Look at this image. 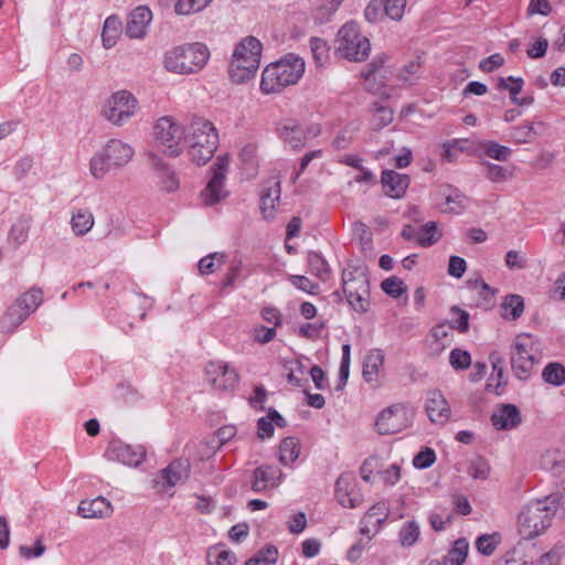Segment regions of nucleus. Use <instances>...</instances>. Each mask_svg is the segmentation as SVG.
<instances>
[{
  "instance_id": "nucleus-1",
  "label": "nucleus",
  "mask_w": 565,
  "mask_h": 565,
  "mask_svg": "<svg viewBox=\"0 0 565 565\" xmlns=\"http://www.w3.org/2000/svg\"><path fill=\"white\" fill-rule=\"evenodd\" d=\"M218 146V134L206 118L194 116L186 125L185 148L190 160L203 166L214 156Z\"/></svg>"
},
{
  "instance_id": "nucleus-2",
  "label": "nucleus",
  "mask_w": 565,
  "mask_h": 565,
  "mask_svg": "<svg viewBox=\"0 0 565 565\" xmlns=\"http://www.w3.org/2000/svg\"><path fill=\"white\" fill-rule=\"evenodd\" d=\"M210 57L209 49L202 43H186L168 50L163 55V67L178 75L200 72Z\"/></svg>"
},
{
  "instance_id": "nucleus-3",
  "label": "nucleus",
  "mask_w": 565,
  "mask_h": 565,
  "mask_svg": "<svg viewBox=\"0 0 565 565\" xmlns=\"http://www.w3.org/2000/svg\"><path fill=\"white\" fill-rule=\"evenodd\" d=\"M134 147L121 139H109L89 160V173L95 180H104L111 169L126 167L134 158Z\"/></svg>"
},
{
  "instance_id": "nucleus-4",
  "label": "nucleus",
  "mask_w": 565,
  "mask_h": 565,
  "mask_svg": "<svg viewBox=\"0 0 565 565\" xmlns=\"http://www.w3.org/2000/svg\"><path fill=\"white\" fill-rule=\"evenodd\" d=\"M305 72V62L292 54L265 67L262 74L260 90L276 94L285 87L296 84Z\"/></svg>"
},
{
  "instance_id": "nucleus-5",
  "label": "nucleus",
  "mask_w": 565,
  "mask_h": 565,
  "mask_svg": "<svg viewBox=\"0 0 565 565\" xmlns=\"http://www.w3.org/2000/svg\"><path fill=\"white\" fill-rule=\"evenodd\" d=\"M262 43L254 36L243 39L235 47L228 73L232 82L236 84L252 79L260 64Z\"/></svg>"
},
{
  "instance_id": "nucleus-6",
  "label": "nucleus",
  "mask_w": 565,
  "mask_h": 565,
  "mask_svg": "<svg viewBox=\"0 0 565 565\" xmlns=\"http://www.w3.org/2000/svg\"><path fill=\"white\" fill-rule=\"evenodd\" d=\"M334 52L350 62H362L371 52V43L355 22H347L338 31Z\"/></svg>"
},
{
  "instance_id": "nucleus-7",
  "label": "nucleus",
  "mask_w": 565,
  "mask_h": 565,
  "mask_svg": "<svg viewBox=\"0 0 565 565\" xmlns=\"http://www.w3.org/2000/svg\"><path fill=\"white\" fill-rule=\"evenodd\" d=\"M185 131L172 117L164 116L157 120L153 134L161 152L170 158H178L185 149Z\"/></svg>"
},
{
  "instance_id": "nucleus-8",
  "label": "nucleus",
  "mask_w": 565,
  "mask_h": 565,
  "mask_svg": "<svg viewBox=\"0 0 565 565\" xmlns=\"http://www.w3.org/2000/svg\"><path fill=\"white\" fill-rule=\"evenodd\" d=\"M554 514L544 498L527 504L519 514L518 527L523 539L532 540L543 534L552 524Z\"/></svg>"
},
{
  "instance_id": "nucleus-9",
  "label": "nucleus",
  "mask_w": 565,
  "mask_h": 565,
  "mask_svg": "<svg viewBox=\"0 0 565 565\" xmlns=\"http://www.w3.org/2000/svg\"><path fill=\"white\" fill-rule=\"evenodd\" d=\"M139 103L128 90L113 93L103 104L102 116L111 125L122 127L137 114Z\"/></svg>"
},
{
  "instance_id": "nucleus-10",
  "label": "nucleus",
  "mask_w": 565,
  "mask_h": 565,
  "mask_svg": "<svg viewBox=\"0 0 565 565\" xmlns=\"http://www.w3.org/2000/svg\"><path fill=\"white\" fill-rule=\"evenodd\" d=\"M537 343L531 334L515 337L511 345V369L520 380H527L536 363Z\"/></svg>"
},
{
  "instance_id": "nucleus-11",
  "label": "nucleus",
  "mask_w": 565,
  "mask_h": 565,
  "mask_svg": "<svg viewBox=\"0 0 565 565\" xmlns=\"http://www.w3.org/2000/svg\"><path fill=\"white\" fill-rule=\"evenodd\" d=\"M343 292L349 305L358 312L369 309V278L364 269L353 268L343 270Z\"/></svg>"
},
{
  "instance_id": "nucleus-12",
  "label": "nucleus",
  "mask_w": 565,
  "mask_h": 565,
  "mask_svg": "<svg viewBox=\"0 0 565 565\" xmlns=\"http://www.w3.org/2000/svg\"><path fill=\"white\" fill-rule=\"evenodd\" d=\"M230 166V159L226 156L218 157L211 167L212 178L205 188L201 191L200 198L206 206L220 203L227 196L225 190V179Z\"/></svg>"
},
{
  "instance_id": "nucleus-13",
  "label": "nucleus",
  "mask_w": 565,
  "mask_h": 565,
  "mask_svg": "<svg viewBox=\"0 0 565 565\" xmlns=\"http://www.w3.org/2000/svg\"><path fill=\"white\" fill-rule=\"evenodd\" d=\"M412 417L413 413L406 405L394 404L379 414L375 427L381 435L397 434L411 425Z\"/></svg>"
},
{
  "instance_id": "nucleus-14",
  "label": "nucleus",
  "mask_w": 565,
  "mask_h": 565,
  "mask_svg": "<svg viewBox=\"0 0 565 565\" xmlns=\"http://www.w3.org/2000/svg\"><path fill=\"white\" fill-rule=\"evenodd\" d=\"M190 475V462L188 459H175L153 479L154 488L159 491H167L179 483H183Z\"/></svg>"
},
{
  "instance_id": "nucleus-15",
  "label": "nucleus",
  "mask_w": 565,
  "mask_h": 565,
  "mask_svg": "<svg viewBox=\"0 0 565 565\" xmlns=\"http://www.w3.org/2000/svg\"><path fill=\"white\" fill-rule=\"evenodd\" d=\"M105 457L109 461H117L126 466L137 467L143 461L146 450L142 446H131L121 441H113L106 449Z\"/></svg>"
},
{
  "instance_id": "nucleus-16",
  "label": "nucleus",
  "mask_w": 565,
  "mask_h": 565,
  "mask_svg": "<svg viewBox=\"0 0 565 565\" xmlns=\"http://www.w3.org/2000/svg\"><path fill=\"white\" fill-rule=\"evenodd\" d=\"M205 374L212 387L220 391L232 390L238 382V373L223 362H210Z\"/></svg>"
},
{
  "instance_id": "nucleus-17",
  "label": "nucleus",
  "mask_w": 565,
  "mask_h": 565,
  "mask_svg": "<svg viewBox=\"0 0 565 565\" xmlns=\"http://www.w3.org/2000/svg\"><path fill=\"white\" fill-rule=\"evenodd\" d=\"M152 20V13L147 7H138L128 15L125 33L129 39H142Z\"/></svg>"
},
{
  "instance_id": "nucleus-18",
  "label": "nucleus",
  "mask_w": 565,
  "mask_h": 565,
  "mask_svg": "<svg viewBox=\"0 0 565 565\" xmlns=\"http://www.w3.org/2000/svg\"><path fill=\"white\" fill-rule=\"evenodd\" d=\"M253 491L264 492L278 487L282 478V472L277 467L265 465L253 471Z\"/></svg>"
},
{
  "instance_id": "nucleus-19",
  "label": "nucleus",
  "mask_w": 565,
  "mask_h": 565,
  "mask_svg": "<svg viewBox=\"0 0 565 565\" xmlns=\"http://www.w3.org/2000/svg\"><path fill=\"white\" fill-rule=\"evenodd\" d=\"M522 422L519 408L513 404L499 405L491 415V423L498 430H510Z\"/></svg>"
},
{
  "instance_id": "nucleus-20",
  "label": "nucleus",
  "mask_w": 565,
  "mask_h": 565,
  "mask_svg": "<svg viewBox=\"0 0 565 565\" xmlns=\"http://www.w3.org/2000/svg\"><path fill=\"white\" fill-rule=\"evenodd\" d=\"M148 163L161 179V189L173 192L179 188V180L162 158L153 151L147 153Z\"/></svg>"
},
{
  "instance_id": "nucleus-21",
  "label": "nucleus",
  "mask_w": 565,
  "mask_h": 565,
  "mask_svg": "<svg viewBox=\"0 0 565 565\" xmlns=\"http://www.w3.org/2000/svg\"><path fill=\"white\" fill-rule=\"evenodd\" d=\"M426 413L429 419L436 424H444L449 419L450 407L439 391L429 393L426 401Z\"/></svg>"
},
{
  "instance_id": "nucleus-22",
  "label": "nucleus",
  "mask_w": 565,
  "mask_h": 565,
  "mask_svg": "<svg viewBox=\"0 0 565 565\" xmlns=\"http://www.w3.org/2000/svg\"><path fill=\"white\" fill-rule=\"evenodd\" d=\"M280 199V180L271 178L264 184L260 194V210L265 218H271Z\"/></svg>"
},
{
  "instance_id": "nucleus-23",
  "label": "nucleus",
  "mask_w": 565,
  "mask_h": 565,
  "mask_svg": "<svg viewBox=\"0 0 565 565\" xmlns=\"http://www.w3.org/2000/svg\"><path fill=\"white\" fill-rule=\"evenodd\" d=\"M382 184L386 195L399 199L409 185V178L393 170H385L382 173Z\"/></svg>"
},
{
  "instance_id": "nucleus-24",
  "label": "nucleus",
  "mask_w": 565,
  "mask_h": 565,
  "mask_svg": "<svg viewBox=\"0 0 565 565\" xmlns=\"http://www.w3.org/2000/svg\"><path fill=\"white\" fill-rule=\"evenodd\" d=\"M113 513V507L108 500L97 497L93 500H83L78 505V514L85 519L107 518Z\"/></svg>"
},
{
  "instance_id": "nucleus-25",
  "label": "nucleus",
  "mask_w": 565,
  "mask_h": 565,
  "mask_svg": "<svg viewBox=\"0 0 565 565\" xmlns=\"http://www.w3.org/2000/svg\"><path fill=\"white\" fill-rule=\"evenodd\" d=\"M384 363V353L380 349L371 350L363 362L362 375L363 379L371 383L376 382L379 377V371Z\"/></svg>"
},
{
  "instance_id": "nucleus-26",
  "label": "nucleus",
  "mask_w": 565,
  "mask_h": 565,
  "mask_svg": "<svg viewBox=\"0 0 565 565\" xmlns=\"http://www.w3.org/2000/svg\"><path fill=\"white\" fill-rule=\"evenodd\" d=\"M540 465L542 469L559 476L565 470V454L556 448L547 449L541 455Z\"/></svg>"
},
{
  "instance_id": "nucleus-27",
  "label": "nucleus",
  "mask_w": 565,
  "mask_h": 565,
  "mask_svg": "<svg viewBox=\"0 0 565 565\" xmlns=\"http://www.w3.org/2000/svg\"><path fill=\"white\" fill-rule=\"evenodd\" d=\"M280 138L292 149H301L307 142V134L300 125L290 122L279 129Z\"/></svg>"
},
{
  "instance_id": "nucleus-28",
  "label": "nucleus",
  "mask_w": 565,
  "mask_h": 565,
  "mask_svg": "<svg viewBox=\"0 0 565 565\" xmlns=\"http://www.w3.org/2000/svg\"><path fill=\"white\" fill-rule=\"evenodd\" d=\"M483 175L494 183H503L514 177L513 166H500L490 161H481Z\"/></svg>"
},
{
  "instance_id": "nucleus-29",
  "label": "nucleus",
  "mask_w": 565,
  "mask_h": 565,
  "mask_svg": "<svg viewBox=\"0 0 565 565\" xmlns=\"http://www.w3.org/2000/svg\"><path fill=\"white\" fill-rule=\"evenodd\" d=\"M28 317V310L14 302L1 319V330L12 333Z\"/></svg>"
},
{
  "instance_id": "nucleus-30",
  "label": "nucleus",
  "mask_w": 565,
  "mask_h": 565,
  "mask_svg": "<svg viewBox=\"0 0 565 565\" xmlns=\"http://www.w3.org/2000/svg\"><path fill=\"white\" fill-rule=\"evenodd\" d=\"M94 215L87 209H78L72 214V231L77 236L87 234L94 226Z\"/></svg>"
},
{
  "instance_id": "nucleus-31",
  "label": "nucleus",
  "mask_w": 565,
  "mask_h": 565,
  "mask_svg": "<svg viewBox=\"0 0 565 565\" xmlns=\"http://www.w3.org/2000/svg\"><path fill=\"white\" fill-rule=\"evenodd\" d=\"M273 423H275L278 427L286 426L285 418L277 411L270 408L268 415L266 417L259 418L257 422V434L260 439L273 436Z\"/></svg>"
},
{
  "instance_id": "nucleus-32",
  "label": "nucleus",
  "mask_w": 565,
  "mask_h": 565,
  "mask_svg": "<svg viewBox=\"0 0 565 565\" xmlns=\"http://www.w3.org/2000/svg\"><path fill=\"white\" fill-rule=\"evenodd\" d=\"M300 455V444L295 437H286L279 445V461L284 466L295 462Z\"/></svg>"
},
{
  "instance_id": "nucleus-33",
  "label": "nucleus",
  "mask_w": 565,
  "mask_h": 565,
  "mask_svg": "<svg viewBox=\"0 0 565 565\" xmlns=\"http://www.w3.org/2000/svg\"><path fill=\"white\" fill-rule=\"evenodd\" d=\"M502 317L507 320L519 319L524 311V301L520 295H509L501 303Z\"/></svg>"
},
{
  "instance_id": "nucleus-34",
  "label": "nucleus",
  "mask_w": 565,
  "mask_h": 565,
  "mask_svg": "<svg viewBox=\"0 0 565 565\" xmlns=\"http://www.w3.org/2000/svg\"><path fill=\"white\" fill-rule=\"evenodd\" d=\"M469 543L461 537L455 541L454 546L448 551L443 562L445 565H462L467 558Z\"/></svg>"
},
{
  "instance_id": "nucleus-35",
  "label": "nucleus",
  "mask_w": 565,
  "mask_h": 565,
  "mask_svg": "<svg viewBox=\"0 0 565 565\" xmlns=\"http://www.w3.org/2000/svg\"><path fill=\"white\" fill-rule=\"evenodd\" d=\"M121 32V22L115 17H108L104 22L103 28V44L106 49H110L115 45L118 35Z\"/></svg>"
},
{
  "instance_id": "nucleus-36",
  "label": "nucleus",
  "mask_w": 565,
  "mask_h": 565,
  "mask_svg": "<svg viewBox=\"0 0 565 565\" xmlns=\"http://www.w3.org/2000/svg\"><path fill=\"white\" fill-rule=\"evenodd\" d=\"M419 525L415 521H407L398 532V542L403 547L413 546L419 539Z\"/></svg>"
},
{
  "instance_id": "nucleus-37",
  "label": "nucleus",
  "mask_w": 565,
  "mask_h": 565,
  "mask_svg": "<svg viewBox=\"0 0 565 565\" xmlns=\"http://www.w3.org/2000/svg\"><path fill=\"white\" fill-rule=\"evenodd\" d=\"M351 477L342 475L339 477L335 483V495L339 503L342 507L355 508L358 505V501L354 498L350 497L348 491V487L350 484Z\"/></svg>"
},
{
  "instance_id": "nucleus-38",
  "label": "nucleus",
  "mask_w": 565,
  "mask_h": 565,
  "mask_svg": "<svg viewBox=\"0 0 565 565\" xmlns=\"http://www.w3.org/2000/svg\"><path fill=\"white\" fill-rule=\"evenodd\" d=\"M278 559V551L274 545H267L259 550L245 565H275Z\"/></svg>"
},
{
  "instance_id": "nucleus-39",
  "label": "nucleus",
  "mask_w": 565,
  "mask_h": 565,
  "mask_svg": "<svg viewBox=\"0 0 565 565\" xmlns=\"http://www.w3.org/2000/svg\"><path fill=\"white\" fill-rule=\"evenodd\" d=\"M543 380L554 386H561L565 383V367L556 362L548 363L543 372Z\"/></svg>"
},
{
  "instance_id": "nucleus-40",
  "label": "nucleus",
  "mask_w": 565,
  "mask_h": 565,
  "mask_svg": "<svg viewBox=\"0 0 565 565\" xmlns=\"http://www.w3.org/2000/svg\"><path fill=\"white\" fill-rule=\"evenodd\" d=\"M239 159L250 177H254L258 168L257 146L253 143L246 145L239 152Z\"/></svg>"
},
{
  "instance_id": "nucleus-41",
  "label": "nucleus",
  "mask_w": 565,
  "mask_h": 565,
  "mask_svg": "<svg viewBox=\"0 0 565 565\" xmlns=\"http://www.w3.org/2000/svg\"><path fill=\"white\" fill-rule=\"evenodd\" d=\"M226 256L223 253H212L199 262V270L202 275L215 273L225 263Z\"/></svg>"
},
{
  "instance_id": "nucleus-42",
  "label": "nucleus",
  "mask_w": 565,
  "mask_h": 565,
  "mask_svg": "<svg viewBox=\"0 0 565 565\" xmlns=\"http://www.w3.org/2000/svg\"><path fill=\"white\" fill-rule=\"evenodd\" d=\"M419 235L420 237H418V244L424 247L437 243L441 237V233L439 232L436 222H427L424 224L419 228Z\"/></svg>"
},
{
  "instance_id": "nucleus-43",
  "label": "nucleus",
  "mask_w": 565,
  "mask_h": 565,
  "mask_svg": "<svg viewBox=\"0 0 565 565\" xmlns=\"http://www.w3.org/2000/svg\"><path fill=\"white\" fill-rule=\"evenodd\" d=\"M43 301L42 290L38 288H32L28 292L23 294L17 301V305H20L22 309L28 310V315L30 316Z\"/></svg>"
},
{
  "instance_id": "nucleus-44",
  "label": "nucleus",
  "mask_w": 565,
  "mask_h": 565,
  "mask_svg": "<svg viewBox=\"0 0 565 565\" xmlns=\"http://www.w3.org/2000/svg\"><path fill=\"white\" fill-rule=\"evenodd\" d=\"M213 0H178L174 11L181 15L199 12L206 8Z\"/></svg>"
},
{
  "instance_id": "nucleus-45",
  "label": "nucleus",
  "mask_w": 565,
  "mask_h": 565,
  "mask_svg": "<svg viewBox=\"0 0 565 565\" xmlns=\"http://www.w3.org/2000/svg\"><path fill=\"white\" fill-rule=\"evenodd\" d=\"M236 562V555L226 550L218 551L214 548L210 551L207 555V565H235Z\"/></svg>"
},
{
  "instance_id": "nucleus-46",
  "label": "nucleus",
  "mask_w": 565,
  "mask_h": 565,
  "mask_svg": "<svg viewBox=\"0 0 565 565\" xmlns=\"http://www.w3.org/2000/svg\"><path fill=\"white\" fill-rule=\"evenodd\" d=\"M500 543V536L497 533L493 534H483L478 537L476 542V547L479 553L483 555H491L498 544Z\"/></svg>"
},
{
  "instance_id": "nucleus-47",
  "label": "nucleus",
  "mask_w": 565,
  "mask_h": 565,
  "mask_svg": "<svg viewBox=\"0 0 565 565\" xmlns=\"http://www.w3.org/2000/svg\"><path fill=\"white\" fill-rule=\"evenodd\" d=\"M483 151L486 156L497 161H507L511 156V149L490 141L483 145Z\"/></svg>"
},
{
  "instance_id": "nucleus-48",
  "label": "nucleus",
  "mask_w": 565,
  "mask_h": 565,
  "mask_svg": "<svg viewBox=\"0 0 565 565\" xmlns=\"http://www.w3.org/2000/svg\"><path fill=\"white\" fill-rule=\"evenodd\" d=\"M468 473L473 479L486 480L490 473V467L481 457L475 458L469 462Z\"/></svg>"
},
{
  "instance_id": "nucleus-49",
  "label": "nucleus",
  "mask_w": 565,
  "mask_h": 565,
  "mask_svg": "<svg viewBox=\"0 0 565 565\" xmlns=\"http://www.w3.org/2000/svg\"><path fill=\"white\" fill-rule=\"evenodd\" d=\"M537 136L533 124L529 122L526 125L518 126L512 128L511 138L516 143H526L532 141Z\"/></svg>"
},
{
  "instance_id": "nucleus-50",
  "label": "nucleus",
  "mask_w": 565,
  "mask_h": 565,
  "mask_svg": "<svg viewBox=\"0 0 565 565\" xmlns=\"http://www.w3.org/2000/svg\"><path fill=\"white\" fill-rule=\"evenodd\" d=\"M310 50L317 65L322 66L328 60L329 47L327 42L322 39L312 38L310 40Z\"/></svg>"
},
{
  "instance_id": "nucleus-51",
  "label": "nucleus",
  "mask_w": 565,
  "mask_h": 565,
  "mask_svg": "<svg viewBox=\"0 0 565 565\" xmlns=\"http://www.w3.org/2000/svg\"><path fill=\"white\" fill-rule=\"evenodd\" d=\"M524 81L521 77L509 76L498 79V87L508 90L512 100L521 93Z\"/></svg>"
},
{
  "instance_id": "nucleus-52",
  "label": "nucleus",
  "mask_w": 565,
  "mask_h": 565,
  "mask_svg": "<svg viewBox=\"0 0 565 565\" xmlns=\"http://www.w3.org/2000/svg\"><path fill=\"white\" fill-rule=\"evenodd\" d=\"M545 503L554 514H558L562 519H565V489L562 492H555L544 498Z\"/></svg>"
},
{
  "instance_id": "nucleus-53",
  "label": "nucleus",
  "mask_w": 565,
  "mask_h": 565,
  "mask_svg": "<svg viewBox=\"0 0 565 565\" xmlns=\"http://www.w3.org/2000/svg\"><path fill=\"white\" fill-rule=\"evenodd\" d=\"M308 265L311 274L321 279H326L329 274L328 264L318 253H310L308 256Z\"/></svg>"
},
{
  "instance_id": "nucleus-54",
  "label": "nucleus",
  "mask_w": 565,
  "mask_h": 565,
  "mask_svg": "<svg viewBox=\"0 0 565 565\" xmlns=\"http://www.w3.org/2000/svg\"><path fill=\"white\" fill-rule=\"evenodd\" d=\"M452 330L454 329L450 324L444 322L435 326L430 331V335L434 341L444 349L450 342Z\"/></svg>"
},
{
  "instance_id": "nucleus-55",
  "label": "nucleus",
  "mask_w": 565,
  "mask_h": 565,
  "mask_svg": "<svg viewBox=\"0 0 565 565\" xmlns=\"http://www.w3.org/2000/svg\"><path fill=\"white\" fill-rule=\"evenodd\" d=\"M381 287L385 294L393 298H398L406 291L403 280L393 276L382 281Z\"/></svg>"
},
{
  "instance_id": "nucleus-56",
  "label": "nucleus",
  "mask_w": 565,
  "mask_h": 565,
  "mask_svg": "<svg viewBox=\"0 0 565 565\" xmlns=\"http://www.w3.org/2000/svg\"><path fill=\"white\" fill-rule=\"evenodd\" d=\"M449 362L455 370H466L471 364V356L468 351L454 349L450 352Z\"/></svg>"
},
{
  "instance_id": "nucleus-57",
  "label": "nucleus",
  "mask_w": 565,
  "mask_h": 565,
  "mask_svg": "<svg viewBox=\"0 0 565 565\" xmlns=\"http://www.w3.org/2000/svg\"><path fill=\"white\" fill-rule=\"evenodd\" d=\"M406 0H384L385 15L394 21H399L405 11Z\"/></svg>"
},
{
  "instance_id": "nucleus-58",
  "label": "nucleus",
  "mask_w": 565,
  "mask_h": 565,
  "mask_svg": "<svg viewBox=\"0 0 565 565\" xmlns=\"http://www.w3.org/2000/svg\"><path fill=\"white\" fill-rule=\"evenodd\" d=\"M350 353H351L350 344H343L342 345V359H341V364H340V370H339V381H340V384L338 386L339 390H341L347 384V381L349 379L350 362H351Z\"/></svg>"
},
{
  "instance_id": "nucleus-59",
  "label": "nucleus",
  "mask_w": 565,
  "mask_h": 565,
  "mask_svg": "<svg viewBox=\"0 0 565 565\" xmlns=\"http://www.w3.org/2000/svg\"><path fill=\"white\" fill-rule=\"evenodd\" d=\"M564 554L562 546H554L552 550L543 554L535 562H530L529 565H558Z\"/></svg>"
},
{
  "instance_id": "nucleus-60",
  "label": "nucleus",
  "mask_w": 565,
  "mask_h": 565,
  "mask_svg": "<svg viewBox=\"0 0 565 565\" xmlns=\"http://www.w3.org/2000/svg\"><path fill=\"white\" fill-rule=\"evenodd\" d=\"M384 14V0H371L364 10V17L371 23L379 22Z\"/></svg>"
},
{
  "instance_id": "nucleus-61",
  "label": "nucleus",
  "mask_w": 565,
  "mask_h": 565,
  "mask_svg": "<svg viewBox=\"0 0 565 565\" xmlns=\"http://www.w3.org/2000/svg\"><path fill=\"white\" fill-rule=\"evenodd\" d=\"M393 121V110L388 107L380 106L375 109L372 125L374 129H382Z\"/></svg>"
},
{
  "instance_id": "nucleus-62",
  "label": "nucleus",
  "mask_w": 565,
  "mask_h": 565,
  "mask_svg": "<svg viewBox=\"0 0 565 565\" xmlns=\"http://www.w3.org/2000/svg\"><path fill=\"white\" fill-rule=\"evenodd\" d=\"M29 231L30 222L28 220H19L11 227L10 238L17 244H22L26 241Z\"/></svg>"
},
{
  "instance_id": "nucleus-63",
  "label": "nucleus",
  "mask_w": 565,
  "mask_h": 565,
  "mask_svg": "<svg viewBox=\"0 0 565 565\" xmlns=\"http://www.w3.org/2000/svg\"><path fill=\"white\" fill-rule=\"evenodd\" d=\"M286 369L289 371L287 375L288 382L295 386H301V376L305 375L303 364L298 360L290 361L286 364Z\"/></svg>"
},
{
  "instance_id": "nucleus-64",
  "label": "nucleus",
  "mask_w": 565,
  "mask_h": 565,
  "mask_svg": "<svg viewBox=\"0 0 565 565\" xmlns=\"http://www.w3.org/2000/svg\"><path fill=\"white\" fill-rule=\"evenodd\" d=\"M436 460L435 451L430 448H425L419 451L413 459V465L417 469L429 468Z\"/></svg>"
}]
</instances>
